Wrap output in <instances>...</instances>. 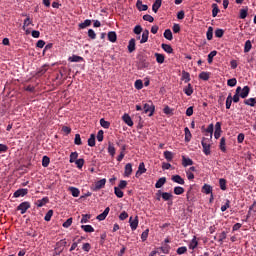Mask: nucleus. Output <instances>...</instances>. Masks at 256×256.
<instances>
[{
	"instance_id": "61",
	"label": "nucleus",
	"mask_w": 256,
	"mask_h": 256,
	"mask_svg": "<svg viewBox=\"0 0 256 256\" xmlns=\"http://www.w3.org/2000/svg\"><path fill=\"white\" fill-rule=\"evenodd\" d=\"M187 251V246H182V247H179L176 252H177V255H185V252Z\"/></svg>"
},
{
	"instance_id": "43",
	"label": "nucleus",
	"mask_w": 256,
	"mask_h": 256,
	"mask_svg": "<svg viewBox=\"0 0 256 256\" xmlns=\"http://www.w3.org/2000/svg\"><path fill=\"white\" fill-rule=\"evenodd\" d=\"M100 125H101V127H103L104 129H109V127H111V123H109V121H106V120L103 119V118L100 119Z\"/></svg>"
},
{
	"instance_id": "57",
	"label": "nucleus",
	"mask_w": 256,
	"mask_h": 256,
	"mask_svg": "<svg viewBox=\"0 0 256 256\" xmlns=\"http://www.w3.org/2000/svg\"><path fill=\"white\" fill-rule=\"evenodd\" d=\"M182 79L185 80V83H189V81H191V75H189L188 72L183 71L182 72Z\"/></svg>"
},
{
	"instance_id": "37",
	"label": "nucleus",
	"mask_w": 256,
	"mask_h": 256,
	"mask_svg": "<svg viewBox=\"0 0 256 256\" xmlns=\"http://www.w3.org/2000/svg\"><path fill=\"white\" fill-rule=\"evenodd\" d=\"M164 157L166 161H169V162L173 161V152L169 150L164 151Z\"/></svg>"
},
{
	"instance_id": "63",
	"label": "nucleus",
	"mask_w": 256,
	"mask_h": 256,
	"mask_svg": "<svg viewBox=\"0 0 256 256\" xmlns=\"http://www.w3.org/2000/svg\"><path fill=\"white\" fill-rule=\"evenodd\" d=\"M51 217H53V210H49V211L46 213V215H45V217H44V220H45V221H51Z\"/></svg>"
},
{
	"instance_id": "30",
	"label": "nucleus",
	"mask_w": 256,
	"mask_h": 256,
	"mask_svg": "<svg viewBox=\"0 0 256 256\" xmlns=\"http://www.w3.org/2000/svg\"><path fill=\"white\" fill-rule=\"evenodd\" d=\"M184 132H185V142L189 143V141H191V137H192L191 131L189 130L188 127H185Z\"/></svg>"
},
{
	"instance_id": "5",
	"label": "nucleus",
	"mask_w": 256,
	"mask_h": 256,
	"mask_svg": "<svg viewBox=\"0 0 256 256\" xmlns=\"http://www.w3.org/2000/svg\"><path fill=\"white\" fill-rule=\"evenodd\" d=\"M249 93H251V88L249 86H244L241 88L239 95L241 99H247V97H249Z\"/></svg>"
},
{
	"instance_id": "10",
	"label": "nucleus",
	"mask_w": 256,
	"mask_h": 256,
	"mask_svg": "<svg viewBox=\"0 0 256 256\" xmlns=\"http://www.w3.org/2000/svg\"><path fill=\"white\" fill-rule=\"evenodd\" d=\"M111 211V209L109 207H106L105 210L103 211V213L99 214L96 219H98V221H105V219H107V215H109V212Z\"/></svg>"
},
{
	"instance_id": "33",
	"label": "nucleus",
	"mask_w": 256,
	"mask_h": 256,
	"mask_svg": "<svg viewBox=\"0 0 256 256\" xmlns=\"http://www.w3.org/2000/svg\"><path fill=\"white\" fill-rule=\"evenodd\" d=\"M253 48V44H251V40H247L244 45V53H249Z\"/></svg>"
},
{
	"instance_id": "47",
	"label": "nucleus",
	"mask_w": 256,
	"mask_h": 256,
	"mask_svg": "<svg viewBox=\"0 0 256 256\" xmlns=\"http://www.w3.org/2000/svg\"><path fill=\"white\" fill-rule=\"evenodd\" d=\"M217 55V51L213 50L208 54V63L209 65H211V63H213V57H215Z\"/></svg>"
},
{
	"instance_id": "35",
	"label": "nucleus",
	"mask_w": 256,
	"mask_h": 256,
	"mask_svg": "<svg viewBox=\"0 0 256 256\" xmlns=\"http://www.w3.org/2000/svg\"><path fill=\"white\" fill-rule=\"evenodd\" d=\"M244 103L248 105L249 107H255L256 105V98H249L244 100Z\"/></svg>"
},
{
	"instance_id": "8",
	"label": "nucleus",
	"mask_w": 256,
	"mask_h": 256,
	"mask_svg": "<svg viewBox=\"0 0 256 256\" xmlns=\"http://www.w3.org/2000/svg\"><path fill=\"white\" fill-rule=\"evenodd\" d=\"M27 193H29V190L27 188H20L18 190H16L13 194L14 197H25V195H27Z\"/></svg>"
},
{
	"instance_id": "54",
	"label": "nucleus",
	"mask_w": 256,
	"mask_h": 256,
	"mask_svg": "<svg viewBox=\"0 0 256 256\" xmlns=\"http://www.w3.org/2000/svg\"><path fill=\"white\" fill-rule=\"evenodd\" d=\"M133 32L135 35H141V33H143V27H141V25H136L133 29Z\"/></svg>"
},
{
	"instance_id": "16",
	"label": "nucleus",
	"mask_w": 256,
	"mask_h": 256,
	"mask_svg": "<svg viewBox=\"0 0 256 256\" xmlns=\"http://www.w3.org/2000/svg\"><path fill=\"white\" fill-rule=\"evenodd\" d=\"M241 93V86H238L236 88L235 95L232 97L233 103H239V100L241 99V96L239 95Z\"/></svg>"
},
{
	"instance_id": "49",
	"label": "nucleus",
	"mask_w": 256,
	"mask_h": 256,
	"mask_svg": "<svg viewBox=\"0 0 256 256\" xmlns=\"http://www.w3.org/2000/svg\"><path fill=\"white\" fill-rule=\"evenodd\" d=\"M79 157V153H77V152H72L71 154H70V160H69V162L70 163H75V161H77V158Z\"/></svg>"
},
{
	"instance_id": "48",
	"label": "nucleus",
	"mask_w": 256,
	"mask_h": 256,
	"mask_svg": "<svg viewBox=\"0 0 256 256\" xmlns=\"http://www.w3.org/2000/svg\"><path fill=\"white\" fill-rule=\"evenodd\" d=\"M232 103H233V96L231 94H229L226 99V109H231Z\"/></svg>"
},
{
	"instance_id": "1",
	"label": "nucleus",
	"mask_w": 256,
	"mask_h": 256,
	"mask_svg": "<svg viewBox=\"0 0 256 256\" xmlns=\"http://www.w3.org/2000/svg\"><path fill=\"white\" fill-rule=\"evenodd\" d=\"M201 145L203 147V153L211 155V138H202Z\"/></svg>"
},
{
	"instance_id": "36",
	"label": "nucleus",
	"mask_w": 256,
	"mask_h": 256,
	"mask_svg": "<svg viewBox=\"0 0 256 256\" xmlns=\"http://www.w3.org/2000/svg\"><path fill=\"white\" fill-rule=\"evenodd\" d=\"M161 48L163 49V51H165L166 53H173V47H171V45L169 44H162Z\"/></svg>"
},
{
	"instance_id": "53",
	"label": "nucleus",
	"mask_w": 256,
	"mask_h": 256,
	"mask_svg": "<svg viewBox=\"0 0 256 256\" xmlns=\"http://www.w3.org/2000/svg\"><path fill=\"white\" fill-rule=\"evenodd\" d=\"M134 87H135V89H138V90L143 89V80H141V79L136 80L134 83Z\"/></svg>"
},
{
	"instance_id": "45",
	"label": "nucleus",
	"mask_w": 256,
	"mask_h": 256,
	"mask_svg": "<svg viewBox=\"0 0 256 256\" xmlns=\"http://www.w3.org/2000/svg\"><path fill=\"white\" fill-rule=\"evenodd\" d=\"M162 199L164 201H169V200L173 199V194H171L169 192H163L162 193Z\"/></svg>"
},
{
	"instance_id": "11",
	"label": "nucleus",
	"mask_w": 256,
	"mask_h": 256,
	"mask_svg": "<svg viewBox=\"0 0 256 256\" xmlns=\"http://www.w3.org/2000/svg\"><path fill=\"white\" fill-rule=\"evenodd\" d=\"M221 133H222L221 122H217L215 124V132H214L215 139H219V137H221Z\"/></svg>"
},
{
	"instance_id": "15",
	"label": "nucleus",
	"mask_w": 256,
	"mask_h": 256,
	"mask_svg": "<svg viewBox=\"0 0 256 256\" xmlns=\"http://www.w3.org/2000/svg\"><path fill=\"white\" fill-rule=\"evenodd\" d=\"M225 137H222L220 139L219 149L222 151V153H227V143H226Z\"/></svg>"
},
{
	"instance_id": "55",
	"label": "nucleus",
	"mask_w": 256,
	"mask_h": 256,
	"mask_svg": "<svg viewBox=\"0 0 256 256\" xmlns=\"http://www.w3.org/2000/svg\"><path fill=\"white\" fill-rule=\"evenodd\" d=\"M229 207H231V201L230 200H226V203L221 206L222 213H225V211L228 210Z\"/></svg>"
},
{
	"instance_id": "9",
	"label": "nucleus",
	"mask_w": 256,
	"mask_h": 256,
	"mask_svg": "<svg viewBox=\"0 0 256 256\" xmlns=\"http://www.w3.org/2000/svg\"><path fill=\"white\" fill-rule=\"evenodd\" d=\"M144 113H149V117H153V113H155V106L154 105H149L145 104L144 105Z\"/></svg>"
},
{
	"instance_id": "46",
	"label": "nucleus",
	"mask_w": 256,
	"mask_h": 256,
	"mask_svg": "<svg viewBox=\"0 0 256 256\" xmlns=\"http://www.w3.org/2000/svg\"><path fill=\"white\" fill-rule=\"evenodd\" d=\"M223 35H225V30L218 28L215 30V37H217L218 39H221V37H223Z\"/></svg>"
},
{
	"instance_id": "32",
	"label": "nucleus",
	"mask_w": 256,
	"mask_h": 256,
	"mask_svg": "<svg viewBox=\"0 0 256 256\" xmlns=\"http://www.w3.org/2000/svg\"><path fill=\"white\" fill-rule=\"evenodd\" d=\"M184 93L187 95V97H191L193 95V86L191 84H188V87L184 88Z\"/></svg>"
},
{
	"instance_id": "22",
	"label": "nucleus",
	"mask_w": 256,
	"mask_h": 256,
	"mask_svg": "<svg viewBox=\"0 0 256 256\" xmlns=\"http://www.w3.org/2000/svg\"><path fill=\"white\" fill-rule=\"evenodd\" d=\"M68 61H70L71 63H81V61H83V57L72 55L71 57L68 58Z\"/></svg>"
},
{
	"instance_id": "6",
	"label": "nucleus",
	"mask_w": 256,
	"mask_h": 256,
	"mask_svg": "<svg viewBox=\"0 0 256 256\" xmlns=\"http://www.w3.org/2000/svg\"><path fill=\"white\" fill-rule=\"evenodd\" d=\"M129 223L132 231L137 230V227H139V217L136 216L134 219L133 217H130Z\"/></svg>"
},
{
	"instance_id": "64",
	"label": "nucleus",
	"mask_w": 256,
	"mask_h": 256,
	"mask_svg": "<svg viewBox=\"0 0 256 256\" xmlns=\"http://www.w3.org/2000/svg\"><path fill=\"white\" fill-rule=\"evenodd\" d=\"M163 113H165V115H173V109H171V107H169V106H166L163 109Z\"/></svg>"
},
{
	"instance_id": "28",
	"label": "nucleus",
	"mask_w": 256,
	"mask_h": 256,
	"mask_svg": "<svg viewBox=\"0 0 256 256\" xmlns=\"http://www.w3.org/2000/svg\"><path fill=\"white\" fill-rule=\"evenodd\" d=\"M81 229H83L85 233H95V228H93L91 225H82Z\"/></svg>"
},
{
	"instance_id": "39",
	"label": "nucleus",
	"mask_w": 256,
	"mask_h": 256,
	"mask_svg": "<svg viewBox=\"0 0 256 256\" xmlns=\"http://www.w3.org/2000/svg\"><path fill=\"white\" fill-rule=\"evenodd\" d=\"M185 193V188L181 187V186H176L174 188V194L175 195H183Z\"/></svg>"
},
{
	"instance_id": "42",
	"label": "nucleus",
	"mask_w": 256,
	"mask_h": 256,
	"mask_svg": "<svg viewBox=\"0 0 256 256\" xmlns=\"http://www.w3.org/2000/svg\"><path fill=\"white\" fill-rule=\"evenodd\" d=\"M87 27H91V20L86 19L83 23L79 24L80 29H85Z\"/></svg>"
},
{
	"instance_id": "40",
	"label": "nucleus",
	"mask_w": 256,
	"mask_h": 256,
	"mask_svg": "<svg viewBox=\"0 0 256 256\" xmlns=\"http://www.w3.org/2000/svg\"><path fill=\"white\" fill-rule=\"evenodd\" d=\"M248 11H249V7H247V6L244 9H241L240 10V19H246Z\"/></svg>"
},
{
	"instance_id": "59",
	"label": "nucleus",
	"mask_w": 256,
	"mask_h": 256,
	"mask_svg": "<svg viewBox=\"0 0 256 256\" xmlns=\"http://www.w3.org/2000/svg\"><path fill=\"white\" fill-rule=\"evenodd\" d=\"M213 129H214V126L213 124H210L207 129H206V133H209V139H213Z\"/></svg>"
},
{
	"instance_id": "56",
	"label": "nucleus",
	"mask_w": 256,
	"mask_h": 256,
	"mask_svg": "<svg viewBox=\"0 0 256 256\" xmlns=\"http://www.w3.org/2000/svg\"><path fill=\"white\" fill-rule=\"evenodd\" d=\"M89 147H95V134H91L90 138L88 139Z\"/></svg>"
},
{
	"instance_id": "52",
	"label": "nucleus",
	"mask_w": 256,
	"mask_h": 256,
	"mask_svg": "<svg viewBox=\"0 0 256 256\" xmlns=\"http://www.w3.org/2000/svg\"><path fill=\"white\" fill-rule=\"evenodd\" d=\"M75 163L78 169H83V165H85V159L80 158L76 160Z\"/></svg>"
},
{
	"instance_id": "26",
	"label": "nucleus",
	"mask_w": 256,
	"mask_h": 256,
	"mask_svg": "<svg viewBox=\"0 0 256 256\" xmlns=\"http://www.w3.org/2000/svg\"><path fill=\"white\" fill-rule=\"evenodd\" d=\"M69 191H70L72 197H79V195H81V191L78 188L69 187Z\"/></svg>"
},
{
	"instance_id": "25",
	"label": "nucleus",
	"mask_w": 256,
	"mask_h": 256,
	"mask_svg": "<svg viewBox=\"0 0 256 256\" xmlns=\"http://www.w3.org/2000/svg\"><path fill=\"white\" fill-rule=\"evenodd\" d=\"M128 51L129 53H133L135 51V38H131L128 42Z\"/></svg>"
},
{
	"instance_id": "17",
	"label": "nucleus",
	"mask_w": 256,
	"mask_h": 256,
	"mask_svg": "<svg viewBox=\"0 0 256 256\" xmlns=\"http://www.w3.org/2000/svg\"><path fill=\"white\" fill-rule=\"evenodd\" d=\"M202 193H205L206 195L213 194V187L209 184H204L202 187Z\"/></svg>"
},
{
	"instance_id": "4",
	"label": "nucleus",
	"mask_w": 256,
	"mask_h": 256,
	"mask_svg": "<svg viewBox=\"0 0 256 256\" xmlns=\"http://www.w3.org/2000/svg\"><path fill=\"white\" fill-rule=\"evenodd\" d=\"M107 183V179H101L92 186V191H100V189H103L105 187V184Z\"/></svg>"
},
{
	"instance_id": "62",
	"label": "nucleus",
	"mask_w": 256,
	"mask_h": 256,
	"mask_svg": "<svg viewBox=\"0 0 256 256\" xmlns=\"http://www.w3.org/2000/svg\"><path fill=\"white\" fill-rule=\"evenodd\" d=\"M74 143H75V145H83V142L81 141V135L80 134L75 135Z\"/></svg>"
},
{
	"instance_id": "21",
	"label": "nucleus",
	"mask_w": 256,
	"mask_h": 256,
	"mask_svg": "<svg viewBox=\"0 0 256 256\" xmlns=\"http://www.w3.org/2000/svg\"><path fill=\"white\" fill-rule=\"evenodd\" d=\"M147 41H149V30L145 29L142 33V38L140 40V43H147Z\"/></svg>"
},
{
	"instance_id": "44",
	"label": "nucleus",
	"mask_w": 256,
	"mask_h": 256,
	"mask_svg": "<svg viewBox=\"0 0 256 256\" xmlns=\"http://www.w3.org/2000/svg\"><path fill=\"white\" fill-rule=\"evenodd\" d=\"M219 6L217 4H212V17H216L219 14Z\"/></svg>"
},
{
	"instance_id": "60",
	"label": "nucleus",
	"mask_w": 256,
	"mask_h": 256,
	"mask_svg": "<svg viewBox=\"0 0 256 256\" xmlns=\"http://www.w3.org/2000/svg\"><path fill=\"white\" fill-rule=\"evenodd\" d=\"M228 87H235L237 85V78H231L227 81Z\"/></svg>"
},
{
	"instance_id": "51",
	"label": "nucleus",
	"mask_w": 256,
	"mask_h": 256,
	"mask_svg": "<svg viewBox=\"0 0 256 256\" xmlns=\"http://www.w3.org/2000/svg\"><path fill=\"white\" fill-rule=\"evenodd\" d=\"M206 37L208 41H211L213 39V27H209L207 32H206Z\"/></svg>"
},
{
	"instance_id": "19",
	"label": "nucleus",
	"mask_w": 256,
	"mask_h": 256,
	"mask_svg": "<svg viewBox=\"0 0 256 256\" xmlns=\"http://www.w3.org/2000/svg\"><path fill=\"white\" fill-rule=\"evenodd\" d=\"M162 3L163 0H155V2L152 5V11L154 13H157V11H159V9L161 8Z\"/></svg>"
},
{
	"instance_id": "2",
	"label": "nucleus",
	"mask_w": 256,
	"mask_h": 256,
	"mask_svg": "<svg viewBox=\"0 0 256 256\" xmlns=\"http://www.w3.org/2000/svg\"><path fill=\"white\" fill-rule=\"evenodd\" d=\"M138 61V69H147L150 65L149 61H147L146 55H139Z\"/></svg>"
},
{
	"instance_id": "14",
	"label": "nucleus",
	"mask_w": 256,
	"mask_h": 256,
	"mask_svg": "<svg viewBox=\"0 0 256 256\" xmlns=\"http://www.w3.org/2000/svg\"><path fill=\"white\" fill-rule=\"evenodd\" d=\"M171 179L174 183H178V185H185V180L180 175H173Z\"/></svg>"
},
{
	"instance_id": "7",
	"label": "nucleus",
	"mask_w": 256,
	"mask_h": 256,
	"mask_svg": "<svg viewBox=\"0 0 256 256\" xmlns=\"http://www.w3.org/2000/svg\"><path fill=\"white\" fill-rule=\"evenodd\" d=\"M133 173V164L127 163L124 167V177H131Z\"/></svg>"
},
{
	"instance_id": "12",
	"label": "nucleus",
	"mask_w": 256,
	"mask_h": 256,
	"mask_svg": "<svg viewBox=\"0 0 256 256\" xmlns=\"http://www.w3.org/2000/svg\"><path fill=\"white\" fill-rule=\"evenodd\" d=\"M47 203H49V197H44L40 200H37L35 202L36 207H45V205H47Z\"/></svg>"
},
{
	"instance_id": "31",
	"label": "nucleus",
	"mask_w": 256,
	"mask_h": 256,
	"mask_svg": "<svg viewBox=\"0 0 256 256\" xmlns=\"http://www.w3.org/2000/svg\"><path fill=\"white\" fill-rule=\"evenodd\" d=\"M115 145H113V143L109 142L108 144V153L109 155H111V157H115Z\"/></svg>"
},
{
	"instance_id": "27",
	"label": "nucleus",
	"mask_w": 256,
	"mask_h": 256,
	"mask_svg": "<svg viewBox=\"0 0 256 256\" xmlns=\"http://www.w3.org/2000/svg\"><path fill=\"white\" fill-rule=\"evenodd\" d=\"M154 56L156 57L157 63L162 65V63H165V55L160 54V53H155Z\"/></svg>"
},
{
	"instance_id": "50",
	"label": "nucleus",
	"mask_w": 256,
	"mask_h": 256,
	"mask_svg": "<svg viewBox=\"0 0 256 256\" xmlns=\"http://www.w3.org/2000/svg\"><path fill=\"white\" fill-rule=\"evenodd\" d=\"M199 79H202V81H209V72H201L199 74Z\"/></svg>"
},
{
	"instance_id": "29",
	"label": "nucleus",
	"mask_w": 256,
	"mask_h": 256,
	"mask_svg": "<svg viewBox=\"0 0 256 256\" xmlns=\"http://www.w3.org/2000/svg\"><path fill=\"white\" fill-rule=\"evenodd\" d=\"M164 37L165 39H167L168 41H173V32H171V29H166L164 31Z\"/></svg>"
},
{
	"instance_id": "20",
	"label": "nucleus",
	"mask_w": 256,
	"mask_h": 256,
	"mask_svg": "<svg viewBox=\"0 0 256 256\" xmlns=\"http://www.w3.org/2000/svg\"><path fill=\"white\" fill-rule=\"evenodd\" d=\"M182 165H183V167H189V166L193 165V160L191 158L182 156Z\"/></svg>"
},
{
	"instance_id": "13",
	"label": "nucleus",
	"mask_w": 256,
	"mask_h": 256,
	"mask_svg": "<svg viewBox=\"0 0 256 256\" xmlns=\"http://www.w3.org/2000/svg\"><path fill=\"white\" fill-rule=\"evenodd\" d=\"M122 120L124 121V123H126V125H128V127H133V119H131V116H129V114H124L122 116Z\"/></svg>"
},
{
	"instance_id": "58",
	"label": "nucleus",
	"mask_w": 256,
	"mask_h": 256,
	"mask_svg": "<svg viewBox=\"0 0 256 256\" xmlns=\"http://www.w3.org/2000/svg\"><path fill=\"white\" fill-rule=\"evenodd\" d=\"M160 250L165 255H169V251H171V246H169V245L162 246V247H160Z\"/></svg>"
},
{
	"instance_id": "18",
	"label": "nucleus",
	"mask_w": 256,
	"mask_h": 256,
	"mask_svg": "<svg viewBox=\"0 0 256 256\" xmlns=\"http://www.w3.org/2000/svg\"><path fill=\"white\" fill-rule=\"evenodd\" d=\"M136 7L138 11H147V9H149V6L143 4V1L141 0H137Z\"/></svg>"
},
{
	"instance_id": "23",
	"label": "nucleus",
	"mask_w": 256,
	"mask_h": 256,
	"mask_svg": "<svg viewBox=\"0 0 256 256\" xmlns=\"http://www.w3.org/2000/svg\"><path fill=\"white\" fill-rule=\"evenodd\" d=\"M108 41L115 43L117 41V33L115 31H110L108 33Z\"/></svg>"
},
{
	"instance_id": "34",
	"label": "nucleus",
	"mask_w": 256,
	"mask_h": 256,
	"mask_svg": "<svg viewBox=\"0 0 256 256\" xmlns=\"http://www.w3.org/2000/svg\"><path fill=\"white\" fill-rule=\"evenodd\" d=\"M219 185L222 191H227V180H225V178L219 180Z\"/></svg>"
},
{
	"instance_id": "41",
	"label": "nucleus",
	"mask_w": 256,
	"mask_h": 256,
	"mask_svg": "<svg viewBox=\"0 0 256 256\" xmlns=\"http://www.w3.org/2000/svg\"><path fill=\"white\" fill-rule=\"evenodd\" d=\"M49 163H51V158H49L48 156H43L42 167H49Z\"/></svg>"
},
{
	"instance_id": "3",
	"label": "nucleus",
	"mask_w": 256,
	"mask_h": 256,
	"mask_svg": "<svg viewBox=\"0 0 256 256\" xmlns=\"http://www.w3.org/2000/svg\"><path fill=\"white\" fill-rule=\"evenodd\" d=\"M28 209H31V203L27 201L22 202L17 206V211H20L21 215H25Z\"/></svg>"
},
{
	"instance_id": "38",
	"label": "nucleus",
	"mask_w": 256,
	"mask_h": 256,
	"mask_svg": "<svg viewBox=\"0 0 256 256\" xmlns=\"http://www.w3.org/2000/svg\"><path fill=\"white\" fill-rule=\"evenodd\" d=\"M114 193L116 197H118V199H122V197L124 196L123 191L119 187H114Z\"/></svg>"
},
{
	"instance_id": "24",
	"label": "nucleus",
	"mask_w": 256,
	"mask_h": 256,
	"mask_svg": "<svg viewBox=\"0 0 256 256\" xmlns=\"http://www.w3.org/2000/svg\"><path fill=\"white\" fill-rule=\"evenodd\" d=\"M165 183H167V178L162 177V178L158 179V181L155 184L156 189H161V187H163V185H165Z\"/></svg>"
}]
</instances>
